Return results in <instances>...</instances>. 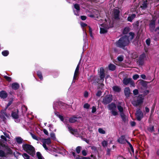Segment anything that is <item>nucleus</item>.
<instances>
[{
  "mask_svg": "<svg viewBox=\"0 0 159 159\" xmlns=\"http://www.w3.org/2000/svg\"><path fill=\"white\" fill-rule=\"evenodd\" d=\"M149 28L150 31L151 32H153L155 27V21L154 20H152L149 24Z\"/></svg>",
  "mask_w": 159,
  "mask_h": 159,
  "instance_id": "obj_13",
  "label": "nucleus"
},
{
  "mask_svg": "<svg viewBox=\"0 0 159 159\" xmlns=\"http://www.w3.org/2000/svg\"><path fill=\"white\" fill-rule=\"evenodd\" d=\"M13 101V98H11L10 100L9 101L7 105L6 106V107L5 109L4 110L6 111V110L8 108V107L10 106L11 104L12 103Z\"/></svg>",
  "mask_w": 159,
  "mask_h": 159,
  "instance_id": "obj_31",
  "label": "nucleus"
},
{
  "mask_svg": "<svg viewBox=\"0 0 159 159\" xmlns=\"http://www.w3.org/2000/svg\"><path fill=\"white\" fill-rule=\"evenodd\" d=\"M117 60L119 61H122L123 60V58L122 56H119L117 58Z\"/></svg>",
  "mask_w": 159,
  "mask_h": 159,
  "instance_id": "obj_56",
  "label": "nucleus"
},
{
  "mask_svg": "<svg viewBox=\"0 0 159 159\" xmlns=\"http://www.w3.org/2000/svg\"><path fill=\"white\" fill-rule=\"evenodd\" d=\"M125 96L127 98H129L131 94L130 89L129 87H126L124 89Z\"/></svg>",
  "mask_w": 159,
  "mask_h": 159,
  "instance_id": "obj_17",
  "label": "nucleus"
},
{
  "mask_svg": "<svg viewBox=\"0 0 159 159\" xmlns=\"http://www.w3.org/2000/svg\"><path fill=\"white\" fill-rule=\"evenodd\" d=\"M146 44L149 46L150 45V39H146Z\"/></svg>",
  "mask_w": 159,
  "mask_h": 159,
  "instance_id": "obj_58",
  "label": "nucleus"
},
{
  "mask_svg": "<svg viewBox=\"0 0 159 159\" xmlns=\"http://www.w3.org/2000/svg\"><path fill=\"white\" fill-rule=\"evenodd\" d=\"M16 141L17 143L21 144L22 143L23 139L20 137H16Z\"/></svg>",
  "mask_w": 159,
  "mask_h": 159,
  "instance_id": "obj_30",
  "label": "nucleus"
},
{
  "mask_svg": "<svg viewBox=\"0 0 159 159\" xmlns=\"http://www.w3.org/2000/svg\"><path fill=\"white\" fill-rule=\"evenodd\" d=\"M102 144L103 147H106L108 145L107 142L106 141H103L102 143Z\"/></svg>",
  "mask_w": 159,
  "mask_h": 159,
  "instance_id": "obj_53",
  "label": "nucleus"
},
{
  "mask_svg": "<svg viewBox=\"0 0 159 159\" xmlns=\"http://www.w3.org/2000/svg\"><path fill=\"white\" fill-rule=\"evenodd\" d=\"M140 84L146 88L147 86L148 82L142 80L140 81Z\"/></svg>",
  "mask_w": 159,
  "mask_h": 159,
  "instance_id": "obj_32",
  "label": "nucleus"
},
{
  "mask_svg": "<svg viewBox=\"0 0 159 159\" xmlns=\"http://www.w3.org/2000/svg\"><path fill=\"white\" fill-rule=\"evenodd\" d=\"M80 62H79L78 64L77 65V66L76 67V68L75 69V72L74 73L75 74H76L78 75L79 73V68H80L79 65H80Z\"/></svg>",
  "mask_w": 159,
  "mask_h": 159,
  "instance_id": "obj_39",
  "label": "nucleus"
},
{
  "mask_svg": "<svg viewBox=\"0 0 159 159\" xmlns=\"http://www.w3.org/2000/svg\"><path fill=\"white\" fill-rule=\"evenodd\" d=\"M111 112L112 114L114 116H116L118 115V113L116 111H115V110H111Z\"/></svg>",
  "mask_w": 159,
  "mask_h": 159,
  "instance_id": "obj_52",
  "label": "nucleus"
},
{
  "mask_svg": "<svg viewBox=\"0 0 159 159\" xmlns=\"http://www.w3.org/2000/svg\"><path fill=\"white\" fill-rule=\"evenodd\" d=\"M144 99V96L142 95H139L137 98V100L133 101L132 102V104L134 106H138L142 103Z\"/></svg>",
  "mask_w": 159,
  "mask_h": 159,
  "instance_id": "obj_3",
  "label": "nucleus"
},
{
  "mask_svg": "<svg viewBox=\"0 0 159 159\" xmlns=\"http://www.w3.org/2000/svg\"><path fill=\"white\" fill-rule=\"evenodd\" d=\"M146 57V54L144 52L142 53L137 59V63L139 66H143L144 63V59Z\"/></svg>",
  "mask_w": 159,
  "mask_h": 159,
  "instance_id": "obj_4",
  "label": "nucleus"
},
{
  "mask_svg": "<svg viewBox=\"0 0 159 159\" xmlns=\"http://www.w3.org/2000/svg\"><path fill=\"white\" fill-rule=\"evenodd\" d=\"M104 25L102 24L101 26L103 27V28H101L100 29V33L101 34H105L107 32V30L110 28L108 26H104Z\"/></svg>",
  "mask_w": 159,
  "mask_h": 159,
  "instance_id": "obj_14",
  "label": "nucleus"
},
{
  "mask_svg": "<svg viewBox=\"0 0 159 159\" xmlns=\"http://www.w3.org/2000/svg\"><path fill=\"white\" fill-rule=\"evenodd\" d=\"M98 132L101 134H104L106 133L105 131L101 128H99L98 129Z\"/></svg>",
  "mask_w": 159,
  "mask_h": 159,
  "instance_id": "obj_43",
  "label": "nucleus"
},
{
  "mask_svg": "<svg viewBox=\"0 0 159 159\" xmlns=\"http://www.w3.org/2000/svg\"><path fill=\"white\" fill-rule=\"evenodd\" d=\"M104 70L102 67H101L100 68V80H102L103 81L104 80V78L105 77V73Z\"/></svg>",
  "mask_w": 159,
  "mask_h": 159,
  "instance_id": "obj_16",
  "label": "nucleus"
},
{
  "mask_svg": "<svg viewBox=\"0 0 159 159\" xmlns=\"http://www.w3.org/2000/svg\"><path fill=\"white\" fill-rule=\"evenodd\" d=\"M117 108L119 110V111L120 112V113H124L123 112V108L120 105H118L117 106Z\"/></svg>",
  "mask_w": 159,
  "mask_h": 159,
  "instance_id": "obj_44",
  "label": "nucleus"
},
{
  "mask_svg": "<svg viewBox=\"0 0 159 159\" xmlns=\"http://www.w3.org/2000/svg\"><path fill=\"white\" fill-rule=\"evenodd\" d=\"M129 31V27H125L123 31V33L124 34H126Z\"/></svg>",
  "mask_w": 159,
  "mask_h": 159,
  "instance_id": "obj_38",
  "label": "nucleus"
},
{
  "mask_svg": "<svg viewBox=\"0 0 159 159\" xmlns=\"http://www.w3.org/2000/svg\"><path fill=\"white\" fill-rule=\"evenodd\" d=\"M8 96L7 93L4 90L0 91V97L1 98H6Z\"/></svg>",
  "mask_w": 159,
  "mask_h": 159,
  "instance_id": "obj_18",
  "label": "nucleus"
},
{
  "mask_svg": "<svg viewBox=\"0 0 159 159\" xmlns=\"http://www.w3.org/2000/svg\"><path fill=\"white\" fill-rule=\"evenodd\" d=\"M11 87L13 89L16 90L19 89L20 85L17 83L15 82L11 84Z\"/></svg>",
  "mask_w": 159,
  "mask_h": 159,
  "instance_id": "obj_19",
  "label": "nucleus"
},
{
  "mask_svg": "<svg viewBox=\"0 0 159 159\" xmlns=\"http://www.w3.org/2000/svg\"><path fill=\"white\" fill-rule=\"evenodd\" d=\"M139 78V75L138 74L134 75L133 76V78L134 80H136Z\"/></svg>",
  "mask_w": 159,
  "mask_h": 159,
  "instance_id": "obj_54",
  "label": "nucleus"
},
{
  "mask_svg": "<svg viewBox=\"0 0 159 159\" xmlns=\"http://www.w3.org/2000/svg\"><path fill=\"white\" fill-rule=\"evenodd\" d=\"M1 138L3 140V141H4L5 142H6L7 141V139L6 138V137L3 135H2L1 136Z\"/></svg>",
  "mask_w": 159,
  "mask_h": 159,
  "instance_id": "obj_59",
  "label": "nucleus"
},
{
  "mask_svg": "<svg viewBox=\"0 0 159 159\" xmlns=\"http://www.w3.org/2000/svg\"><path fill=\"white\" fill-rule=\"evenodd\" d=\"M112 99V96L111 95H107L103 98L102 103L104 105L107 104L111 102Z\"/></svg>",
  "mask_w": 159,
  "mask_h": 159,
  "instance_id": "obj_6",
  "label": "nucleus"
},
{
  "mask_svg": "<svg viewBox=\"0 0 159 159\" xmlns=\"http://www.w3.org/2000/svg\"><path fill=\"white\" fill-rule=\"evenodd\" d=\"M109 109L110 110H116V106L115 104L113 103H111L108 105Z\"/></svg>",
  "mask_w": 159,
  "mask_h": 159,
  "instance_id": "obj_24",
  "label": "nucleus"
},
{
  "mask_svg": "<svg viewBox=\"0 0 159 159\" xmlns=\"http://www.w3.org/2000/svg\"><path fill=\"white\" fill-rule=\"evenodd\" d=\"M136 15L135 14H132L131 16H129L127 18L128 21L132 22L133 20L135 17Z\"/></svg>",
  "mask_w": 159,
  "mask_h": 159,
  "instance_id": "obj_26",
  "label": "nucleus"
},
{
  "mask_svg": "<svg viewBox=\"0 0 159 159\" xmlns=\"http://www.w3.org/2000/svg\"><path fill=\"white\" fill-rule=\"evenodd\" d=\"M80 25L81 27H84L87 25L86 24L84 23L83 22H81Z\"/></svg>",
  "mask_w": 159,
  "mask_h": 159,
  "instance_id": "obj_61",
  "label": "nucleus"
},
{
  "mask_svg": "<svg viewBox=\"0 0 159 159\" xmlns=\"http://www.w3.org/2000/svg\"><path fill=\"white\" fill-rule=\"evenodd\" d=\"M127 143L129 145L132 152L133 153H134V148H133L132 145L129 141H127Z\"/></svg>",
  "mask_w": 159,
  "mask_h": 159,
  "instance_id": "obj_40",
  "label": "nucleus"
},
{
  "mask_svg": "<svg viewBox=\"0 0 159 159\" xmlns=\"http://www.w3.org/2000/svg\"><path fill=\"white\" fill-rule=\"evenodd\" d=\"M42 142L43 143H44L45 144H47L48 145H49L51 143V141L50 138H48L47 139H42Z\"/></svg>",
  "mask_w": 159,
  "mask_h": 159,
  "instance_id": "obj_21",
  "label": "nucleus"
},
{
  "mask_svg": "<svg viewBox=\"0 0 159 159\" xmlns=\"http://www.w3.org/2000/svg\"><path fill=\"white\" fill-rule=\"evenodd\" d=\"M109 70L111 71H114L116 69V66L112 63H110L108 65Z\"/></svg>",
  "mask_w": 159,
  "mask_h": 159,
  "instance_id": "obj_25",
  "label": "nucleus"
},
{
  "mask_svg": "<svg viewBox=\"0 0 159 159\" xmlns=\"http://www.w3.org/2000/svg\"><path fill=\"white\" fill-rule=\"evenodd\" d=\"M81 19L83 20H86L87 18V17L85 16H80Z\"/></svg>",
  "mask_w": 159,
  "mask_h": 159,
  "instance_id": "obj_63",
  "label": "nucleus"
},
{
  "mask_svg": "<svg viewBox=\"0 0 159 159\" xmlns=\"http://www.w3.org/2000/svg\"><path fill=\"white\" fill-rule=\"evenodd\" d=\"M37 75L39 79L41 80H42L43 79V77L42 75V72L40 71H37Z\"/></svg>",
  "mask_w": 159,
  "mask_h": 159,
  "instance_id": "obj_33",
  "label": "nucleus"
},
{
  "mask_svg": "<svg viewBox=\"0 0 159 159\" xmlns=\"http://www.w3.org/2000/svg\"><path fill=\"white\" fill-rule=\"evenodd\" d=\"M30 135H31L32 138L34 139L37 140L39 141L41 140V138L37 137L34 134H32V133H30Z\"/></svg>",
  "mask_w": 159,
  "mask_h": 159,
  "instance_id": "obj_29",
  "label": "nucleus"
},
{
  "mask_svg": "<svg viewBox=\"0 0 159 159\" xmlns=\"http://www.w3.org/2000/svg\"><path fill=\"white\" fill-rule=\"evenodd\" d=\"M74 8L77 10L80 11V8L79 5L78 3H75L74 5Z\"/></svg>",
  "mask_w": 159,
  "mask_h": 159,
  "instance_id": "obj_41",
  "label": "nucleus"
},
{
  "mask_svg": "<svg viewBox=\"0 0 159 159\" xmlns=\"http://www.w3.org/2000/svg\"><path fill=\"white\" fill-rule=\"evenodd\" d=\"M120 11L119 9H114L113 10V17L115 20H119L120 19Z\"/></svg>",
  "mask_w": 159,
  "mask_h": 159,
  "instance_id": "obj_12",
  "label": "nucleus"
},
{
  "mask_svg": "<svg viewBox=\"0 0 159 159\" xmlns=\"http://www.w3.org/2000/svg\"><path fill=\"white\" fill-rule=\"evenodd\" d=\"M102 92L100 90H98L96 94V96L98 97H100L102 95Z\"/></svg>",
  "mask_w": 159,
  "mask_h": 159,
  "instance_id": "obj_48",
  "label": "nucleus"
},
{
  "mask_svg": "<svg viewBox=\"0 0 159 159\" xmlns=\"http://www.w3.org/2000/svg\"><path fill=\"white\" fill-rule=\"evenodd\" d=\"M67 126L69 131H70L71 134L74 135L77 134L78 132L77 129L72 128L69 124L67 125Z\"/></svg>",
  "mask_w": 159,
  "mask_h": 159,
  "instance_id": "obj_15",
  "label": "nucleus"
},
{
  "mask_svg": "<svg viewBox=\"0 0 159 159\" xmlns=\"http://www.w3.org/2000/svg\"><path fill=\"white\" fill-rule=\"evenodd\" d=\"M149 130L151 131V132H154V126H152V127H150L149 128Z\"/></svg>",
  "mask_w": 159,
  "mask_h": 159,
  "instance_id": "obj_64",
  "label": "nucleus"
},
{
  "mask_svg": "<svg viewBox=\"0 0 159 159\" xmlns=\"http://www.w3.org/2000/svg\"><path fill=\"white\" fill-rule=\"evenodd\" d=\"M135 115L136 118L138 121H140L143 117V113L139 108L136 110Z\"/></svg>",
  "mask_w": 159,
  "mask_h": 159,
  "instance_id": "obj_7",
  "label": "nucleus"
},
{
  "mask_svg": "<svg viewBox=\"0 0 159 159\" xmlns=\"http://www.w3.org/2000/svg\"><path fill=\"white\" fill-rule=\"evenodd\" d=\"M4 148H5L6 149L7 154H11L13 153L11 149L6 145L4 147Z\"/></svg>",
  "mask_w": 159,
  "mask_h": 159,
  "instance_id": "obj_28",
  "label": "nucleus"
},
{
  "mask_svg": "<svg viewBox=\"0 0 159 159\" xmlns=\"http://www.w3.org/2000/svg\"><path fill=\"white\" fill-rule=\"evenodd\" d=\"M81 147L80 146H78L76 148V151L77 153L79 154L80 152Z\"/></svg>",
  "mask_w": 159,
  "mask_h": 159,
  "instance_id": "obj_46",
  "label": "nucleus"
},
{
  "mask_svg": "<svg viewBox=\"0 0 159 159\" xmlns=\"http://www.w3.org/2000/svg\"><path fill=\"white\" fill-rule=\"evenodd\" d=\"M129 36L124 35L120 37L118 41L115 43L116 46L119 48L124 49L125 46H127L130 43Z\"/></svg>",
  "mask_w": 159,
  "mask_h": 159,
  "instance_id": "obj_1",
  "label": "nucleus"
},
{
  "mask_svg": "<svg viewBox=\"0 0 159 159\" xmlns=\"http://www.w3.org/2000/svg\"><path fill=\"white\" fill-rule=\"evenodd\" d=\"M96 111V108L95 107L93 106L92 108V112L94 113Z\"/></svg>",
  "mask_w": 159,
  "mask_h": 159,
  "instance_id": "obj_60",
  "label": "nucleus"
},
{
  "mask_svg": "<svg viewBox=\"0 0 159 159\" xmlns=\"http://www.w3.org/2000/svg\"><path fill=\"white\" fill-rule=\"evenodd\" d=\"M55 114L57 115V116H58V117L62 121H63L64 118L63 116L61 115H57L56 113H55Z\"/></svg>",
  "mask_w": 159,
  "mask_h": 159,
  "instance_id": "obj_50",
  "label": "nucleus"
},
{
  "mask_svg": "<svg viewBox=\"0 0 159 159\" xmlns=\"http://www.w3.org/2000/svg\"><path fill=\"white\" fill-rule=\"evenodd\" d=\"M90 105L88 103H86L84 104V108L87 109H88L90 107Z\"/></svg>",
  "mask_w": 159,
  "mask_h": 159,
  "instance_id": "obj_47",
  "label": "nucleus"
},
{
  "mask_svg": "<svg viewBox=\"0 0 159 159\" xmlns=\"http://www.w3.org/2000/svg\"><path fill=\"white\" fill-rule=\"evenodd\" d=\"M2 150H0V157H6V154Z\"/></svg>",
  "mask_w": 159,
  "mask_h": 159,
  "instance_id": "obj_35",
  "label": "nucleus"
},
{
  "mask_svg": "<svg viewBox=\"0 0 159 159\" xmlns=\"http://www.w3.org/2000/svg\"><path fill=\"white\" fill-rule=\"evenodd\" d=\"M120 115L123 122L124 123L126 122L127 121V118L125 115L124 113H120Z\"/></svg>",
  "mask_w": 159,
  "mask_h": 159,
  "instance_id": "obj_27",
  "label": "nucleus"
},
{
  "mask_svg": "<svg viewBox=\"0 0 159 159\" xmlns=\"http://www.w3.org/2000/svg\"><path fill=\"white\" fill-rule=\"evenodd\" d=\"M127 141H128L125 139V135H122L117 139V142L120 144H125Z\"/></svg>",
  "mask_w": 159,
  "mask_h": 159,
  "instance_id": "obj_11",
  "label": "nucleus"
},
{
  "mask_svg": "<svg viewBox=\"0 0 159 159\" xmlns=\"http://www.w3.org/2000/svg\"><path fill=\"white\" fill-rule=\"evenodd\" d=\"M88 81L93 84H96L99 81V79L95 75H91L88 79Z\"/></svg>",
  "mask_w": 159,
  "mask_h": 159,
  "instance_id": "obj_5",
  "label": "nucleus"
},
{
  "mask_svg": "<svg viewBox=\"0 0 159 159\" xmlns=\"http://www.w3.org/2000/svg\"><path fill=\"white\" fill-rule=\"evenodd\" d=\"M148 1L145 0L143 2L142 5L140 6V8L143 9H145L148 7Z\"/></svg>",
  "mask_w": 159,
  "mask_h": 159,
  "instance_id": "obj_23",
  "label": "nucleus"
},
{
  "mask_svg": "<svg viewBox=\"0 0 159 159\" xmlns=\"http://www.w3.org/2000/svg\"><path fill=\"white\" fill-rule=\"evenodd\" d=\"M112 89L114 91L119 93L121 91V88L119 86H115L112 87Z\"/></svg>",
  "mask_w": 159,
  "mask_h": 159,
  "instance_id": "obj_22",
  "label": "nucleus"
},
{
  "mask_svg": "<svg viewBox=\"0 0 159 159\" xmlns=\"http://www.w3.org/2000/svg\"><path fill=\"white\" fill-rule=\"evenodd\" d=\"M2 54L4 56L6 57L8 55L9 52L8 50H4L2 52Z\"/></svg>",
  "mask_w": 159,
  "mask_h": 159,
  "instance_id": "obj_36",
  "label": "nucleus"
},
{
  "mask_svg": "<svg viewBox=\"0 0 159 159\" xmlns=\"http://www.w3.org/2000/svg\"><path fill=\"white\" fill-rule=\"evenodd\" d=\"M6 111L5 110H2L0 114V117L5 123H6V118L5 116L7 117H8V116Z\"/></svg>",
  "mask_w": 159,
  "mask_h": 159,
  "instance_id": "obj_8",
  "label": "nucleus"
},
{
  "mask_svg": "<svg viewBox=\"0 0 159 159\" xmlns=\"http://www.w3.org/2000/svg\"><path fill=\"white\" fill-rule=\"evenodd\" d=\"M129 39H130V40H132L134 38V34L133 32H130L129 33Z\"/></svg>",
  "mask_w": 159,
  "mask_h": 159,
  "instance_id": "obj_37",
  "label": "nucleus"
},
{
  "mask_svg": "<svg viewBox=\"0 0 159 159\" xmlns=\"http://www.w3.org/2000/svg\"><path fill=\"white\" fill-rule=\"evenodd\" d=\"M78 75V74L74 73L72 82H75V80H76V78Z\"/></svg>",
  "mask_w": 159,
  "mask_h": 159,
  "instance_id": "obj_55",
  "label": "nucleus"
},
{
  "mask_svg": "<svg viewBox=\"0 0 159 159\" xmlns=\"http://www.w3.org/2000/svg\"><path fill=\"white\" fill-rule=\"evenodd\" d=\"M81 117L79 116V117H76L75 116H73L72 117H70L69 119V121L71 123H74L75 122L77 121V120L76 119H77L78 118H80Z\"/></svg>",
  "mask_w": 159,
  "mask_h": 159,
  "instance_id": "obj_20",
  "label": "nucleus"
},
{
  "mask_svg": "<svg viewBox=\"0 0 159 159\" xmlns=\"http://www.w3.org/2000/svg\"><path fill=\"white\" fill-rule=\"evenodd\" d=\"M5 146V144L2 143V142L1 141H0V150L2 149V148Z\"/></svg>",
  "mask_w": 159,
  "mask_h": 159,
  "instance_id": "obj_51",
  "label": "nucleus"
},
{
  "mask_svg": "<svg viewBox=\"0 0 159 159\" xmlns=\"http://www.w3.org/2000/svg\"><path fill=\"white\" fill-rule=\"evenodd\" d=\"M82 155L84 156H86L87 155V152L85 150H83L82 152Z\"/></svg>",
  "mask_w": 159,
  "mask_h": 159,
  "instance_id": "obj_62",
  "label": "nucleus"
},
{
  "mask_svg": "<svg viewBox=\"0 0 159 159\" xmlns=\"http://www.w3.org/2000/svg\"><path fill=\"white\" fill-rule=\"evenodd\" d=\"M11 116L14 119H17L19 118V110L18 109L12 111Z\"/></svg>",
  "mask_w": 159,
  "mask_h": 159,
  "instance_id": "obj_10",
  "label": "nucleus"
},
{
  "mask_svg": "<svg viewBox=\"0 0 159 159\" xmlns=\"http://www.w3.org/2000/svg\"><path fill=\"white\" fill-rule=\"evenodd\" d=\"M4 78L8 82H11V78L10 77L5 75L4 76Z\"/></svg>",
  "mask_w": 159,
  "mask_h": 159,
  "instance_id": "obj_45",
  "label": "nucleus"
},
{
  "mask_svg": "<svg viewBox=\"0 0 159 159\" xmlns=\"http://www.w3.org/2000/svg\"><path fill=\"white\" fill-rule=\"evenodd\" d=\"M133 93L134 95H137L139 93L138 90L137 89H134L133 90Z\"/></svg>",
  "mask_w": 159,
  "mask_h": 159,
  "instance_id": "obj_57",
  "label": "nucleus"
},
{
  "mask_svg": "<svg viewBox=\"0 0 159 159\" xmlns=\"http://www.w3.org/2000/svg\"><path fill=\"white\" fill-rule=\"evenodd\" d=\"M23 156L25 159H28L30 157V156L26 153H24L23 155Z\"/></svg>",
  "mask_w": 159,
  "mask_h": 159,
  "instance_id": "obj_49",
  "label": "nucleus"
},
{
  "mask_svg": "<svg viewBox=\"0 0 159 159\" xmlns=\"http://www.w3.org/2000/svg\"><path fill=\"white\" fill-rule=\"evenodd\" d=\"M23 150L32 157H34L35 154L34 148L31 145L25 143L22 146Z\"/></svg>",
  "mask_w": 159,
  "mask_h": 159,
  "instance_id": "obj_2",
  "label": "nucleus"
},
{
  "mask_svg": "<svg viewBox=\"0 0 159 159\" xmlns=\"http://www.w3.org/2000/svg\"><path fill=\"white\" fill-rule=\"evenodd\" d=\"M36 155L38 159H44L40 152H37Z\"/></svg>",
  "mask_w": 159,
  "mask_h": 159,
  "instance_id": "obj_34",
  "label": "nucleus"
},
{
  "mask_svg": "<svg viewBox=\"0 0 159 159\" xmlns=\"http://www.w3.org/2000/svg\"><path fill=\"white\" fill-rule=\"evenodd\" d=\"M134 27L135 28H138V27L139 25V22L138 21H137L135 23L133 24Z\"/></svg>",
  "mask_w": 159,
  "mask_h": 159,
  "instance_id": "obj_42",
  "label": "nucleus"
},
{
  "mask_svg": "<svg viewBox=\"0 0 159 159\" xmlns=\"http://www.w3.org/2000/svg\"><path fill=\"white\" fill-rule=\"evenodd\" d=\"M123 83L125 85H127L129 83L132 85L134 84V82L131 78H124L123 80Z\"/></svg>",
  "mask_w": 159,
  "mask_h": 159,
  "instance_id": "obj_9",
  "label": "nucleus"
}]
</instances>
